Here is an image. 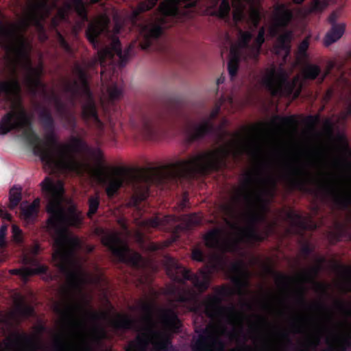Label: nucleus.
Instances as JSON below:
<instances>
[{
	"label": "nucleus",
	"instance_id": "f257e3e1",
	"mask_svg": "<svg viewBox=\"0 0 351 351\" xmlns=\"http://www.w3.org/2000/svg\"><path fill=\"white\" fill-rule=\"evenodd\" d=\"M64 150L57 158L53 151L45 146H38L36 154L41 156V162L48 169L81 173L85 162L77 155L90 153L96 162L94 174L99 183L106 186V193L109 198L114 197L120 189L125 187L133 194L131 204L138 207L149 195V186L156 184L165 186L178 184L181 180H191L199 176L208 173L217 167L221 158L230 154L235 156V141L228 147L191 155L186 159L150 169L147 172L134 173L125 167H110L106 165L104 154L100 148L91 149L80 137L72 136L70 143L63 146Z\"/></svg>",
	"mask_w": 351,
	"mask_h": 351
},
{
	"label": "nucleus",
	"instance_id": "f03ea898",
	"mask_svg": "<svg viewBox=\"0 0 351 351\" xmlns=\"http://www.w3.org/2000/svg\"><path fill=\"white\" fill-rule=\"evenodd\" d=\"M215 268L213 264H206L199 269L198 274H194L191 270L180 265L175 259L169 260L167 274L175 282L182 287H173L171 290L176 300L184 304H193L191 311L196 314H204L211 320L217 321L222 333L227 331L223 322L225 320L228 324H234L238 313L234 306L226 307L221 305L223 298L232 294V291L227 287H222L217 291L214 295H208L202 302L196 298L195 292L192 287H186V281L192 282L193 286L199 293L206 291L210 282L211 274Z\"/></svg>",
	"mask_w": 351,
	"mask_h": 351
},
{
	"label": "nucleus",
	"instance_id": "7ed1b4c3",
	"mask_svg": "<svg viewBox=\"0 0 351 351\" xmlns=\"http://www.w3.org/2000/svg\"><path fill=\"white\" fill-rule=\"evenodd\" d=\"M54 244L57 249L53 252L52 258L60 270L66 275L68 287L64 290L66 298V304L62 313L68 317L71 324L75 328H80L83 323L76 319L78 314H84L88 316L93 321H98L106 316L104 313H99L86 308L88 304H83L75 298V293L80 292L82 286L84 283L82 274L77 271H72L69 269V263L71 258L80 247V241L76 237L68 236L63 230L58 232Z\"/></svg>",
	"mask_w": 351,
	"mask_h": 351
},
{
	"label": "nucleus",
	"instance_id": "20e7f679",
	"mask_svg": "<svg viewBox=\"0 0 351 351\" xmlns=\"http://www.w3.org/2000/svg\"><path fill=\"white\" fill-rule=\"evenodd\" d=\"M258 181L263 187L254 192L246 193L243 198L248 205V210L245 215L247 226L241 228L242 237L249 242H263L275 231L276 223H267V213L270 200L273 198L277 186L276 178L267 176L259 178Z\"/></svg>",
	"mask_w": 351,
	"mask_h": 351
},
{
	"label": "nucleus",
	"instance_id": "39448f33",
	"mask_svg": "<svg viewBox=\"0 0 351 351\" xmlns=\"http://www.w3.org/2000/svg\"><path fill=\"white\" fill-rule=\"evenodd\" d=\"M185 4V10H182L176 3L163 1L160 3L157 11L159 16H156L154 21L147 23L138 22L141 21V14L154 8L158 0H145L140 2L136 8L133 10L131 15V20L134 25H138L139 34L141 38L140 47L142 49H148L152 45L153 41L158 39L163 33L165 28L170 27L169 21L172 23L181 21L191 16V12L196 6L198 0H182Z\"/></svg>",
	"mask_w": 351,
	"mask_h": 351
},
{
	"label": "nucleus",
	"instance_id": "423d86ee",
	"mask_svg": "<svg viewBox=\"0 0 351 351\" xmlns=\"http://www.w3.org/2000/svg\"><path fill=\"white\" fill-rule=\"evenodd\" d=\"M40 185L43 193L48 199L47 212L50 215L47 221L48 225L53 228L60 224L73 227L80 226L82 219L76 210L73 208L70 209L68 213H65L59 201L60 197L64 193L62 183H55L52 178L47 176Z\"/></svg>",
	"mask_w": 351,
	"mask_h": 351
},
{
	"label": "nucleus",
	"instance_id": "0eeeda50",
	"mask_svg": "<svg viewBox=\"0 0 351 351\" xmlns=\"http://www.w3.org/2000/svg\"><path fill=\"white\" fill-rule=\"evenodd\" d=\"M287 71L282 67L271 68L263 80V84L272 96H285L296 99L302 91V84L298 77L288 80Z\"/></svg>",
	"mask_w": 351,
	"mask_h": 351
},
{
	"label": "nucleus",
	"instance_id": "6e6552de",
	"mask_svg": "<svg viewBox=\"0 0 351 351\" xmlns=\"http://www.w3.org/2000/svg\"><path fill=\"white\" fill-rule=\"evenodd\" d=\"M111 326L116 330H134L140 332L134 340L131 341L128 344V348L136 351H147V348L151 342V336L156 335L154 326H145L142 331L137 324V321L128 315L117 314V318L110 322Z\"/></svg>",
	"mask_w": 351,
	"mask_h": 351
},
{
	"label": "nucleus",
	"instance_id": "1a4fd4ad",
	"mask_svg": "<svg viewBox=\"0 0 351 351\" xmlns=\"http://www.w3.org/2000/svg\"><path fill=\"white\" fill-rule=\"evenodd\" d=\"M134 47V44H130L127 49L123 51L119 39L114 36L109 47H105L97 52V57L89 64L90 66L99 64L101 67V76L102 80H106L104 67L106 64H113L114 58L117 56L119 58V66L123 67L128 62L131 53Z\"/></svg>",
	"mask_w": 351,
	"mask_h": 351
},
{
	"label": "nucleus",
	"instance_id": "9d476101",
	"mask_svg": "<svg viewBox=\"0 0 351 351\" xmlns=\"http://www.w3.org/2000/svg\"><path fill=\"white\" fill-rule=\"evenodd\" d=\"M102 244L111 252L119 263H126L138 267L142 260L138 252H132L129 246L116 232L106 233L101 238Z\"/></svg>",
	"mask_w": 351,
	"mask_h": 351
},
{
	"label": "nucleus",
	"instance_id": "9b49d317",
	"mask_svg": "<svg viewBox=\"0 0 351 351\" xmlns=\"http://www.w3.org/2000/svg\"><path fill=\"white\" fill-rule=\"evenodd\" d=\"M223 101L215 104L211 110L208 118L204 119L200 123H189L184 127V134L189 143L203 139L206 136L212 134L215 132L213 121L219 115Z\"/></svg>",
	"mask_w": 351,
	"mask_h": 351
},
{
	"label": "nucleus",
	"instance_id": "f8f14e48",
	"mask_svg": "<svg viewBox=\"0 0 351 351\" xmlns=\"http://www.w3.org/2000/svg\"><path fill=\"white\" fill-rule=\"evenodd\" d=\"M32 121L24 107L19 104L18 111L11 110L5 113L0 120V134L5 135L12 130L31 128Z\"/></svg>",
	"mask_w": 351,
	"mask_h": 351
},
{
	"label": "nucleus",
	"instance_id": "ddd939ff",
	"mask_svg": "<svg viewBox=\"0 0 351 351\" xmlns=\"http://www.w3.org/2000/svg\"><path fill=\"white\" fill-rule=\"evenodd\" d=\"M38 118L45 132V138L47 140V143L39 142L36 143L34 147V154L36 156H39L40 159L41 160V156L38 154H36L35 150L38 146H45L51 149L53 151L56 156L58 158L60 155V153L62 152V150H64L63 146L65 144L60 145V149L58 152L55 151L53 146L58 145V138L56 134L55 120L51 114V111L46 108H43L38 113Z\"/></svg>",
	"mask_w": 351,
	"mask_h": 351
},
{
	"label": "nucleus",
	"instance_id": "4468645a",
	"mask_svg": "<svg viewBox=\"0 0 351 351\" xmlns=\"http://www.w3.org/2000/svg\"><path fill=\"white\" fill-rule=\"evenodd\" d=\"M319 187L326 195L332 198L333 203L339 208L346 210L351 206V189L340 186L334 178L322 181Z\"/></svg>",
	"mask_w": 351,
	"mask_h": 351
},
{
	"label": "nucleus",
	"instance_id": "2eb2a0df",
	"mask_svg": "<svg viewBox=\"0 0 351 351\" xmlns=\"http://www.w3.org/2000/svg\"><path fill=\"white\" fill-rule=\"evenodd\" d=\"M166 118L156 112L143 113L140 116L136 128L146 138H153L164 132L163 125Z\"/></svg>",
	"mask_w": 351,
	"mask_h": 351
},
{
	"label": "nucleus",
	"instance_id": "dca6fc26",
	"mask_svg": "<svg viewBox=\"0 0 351 351\" xmlns=\"http://www.w3.org/2000/svg\"><path fill=\"white\" fill-rule=\"evenodd\" d=\"M284 170L280 178L292 190L303 191L307 179L311 176V172L303 165L291 163H286Z\"/></svg>",
	"mask_w": 351,
	"mask_h": 351
},
{
	"label": "nucleus",
	"instance_id": "f3484780",
	"mask_svg": "<svg viewBox=\"0 0 351 351\" xmlns=\"http://www.w3.org/2000/svg\"><path fill=\"white\" fill-rule=\"evenodd\" d=\"M34 1V3H32L29 8L27 19L24 23L26 27H27L30 23L35 25L40 32V39L44 41L47 39V36L45 34V27L41 20H44L49 16L51 8L49 5L48 0Z\"/></svg>",
	"mask_w": 351,
	"mask_h": 351
},
{
	"label": "nucleus",
	"instance_id": "a211bd4d",
	"mask_svg": "<svg viewBox=\"0 0 351 351\" xmlns=\"http://www.w3.org/2000/svg\"><path fill=\"white\" fill-rule=\"evenodd\" d=\"M82 117L87 126L94 132L97 141H101L105 134V124L99 119L96 104L91 98L82 105Z\"/></svg>",
	"mask_w": 351,
	"mask_h": 351
},
{
	"label": "nucleus",
	"instance_id": "6ab92c4d",
	"mask_svg": "<svg viewBox=\"0 0 351 351\" xmlns=\"http://www.w3.org/2000/svg\"><path fill=\"white\" fill-rule=\"evenodd\" d=\"M239 47L232 45L230 49L229 60L228 62V71L231 80L237 76L241 61V48H247L253 37L252 32L239 29Z\"/></svg>",
	"mask_w": 351,
	"mask_h": 351
},
{
	"label": "nucleus",
	"instance_id": "aec40b11",
	"mask_svg": "<svg viewBox=\"0 0 351 351\" xmlns=\"http://www.w3.org/2000/svg\"><path fill=\"white\" fill-rule=\"evenodd\" d=\"M110 21L108 16H101L88 24L86 30V36L95 49L99 48L100 45L99 36L110 34Z\"/></svg>",
	"mask_w": 351,
	"mask_h": 351
},
{
	"label": "nucleus",
	"instance_id": "412c9836",
	"mask_svg": "<svg viewBox=\"0 0 351 351\" xmlns=\"http://www.w3.org/2000/svg\"><path fill=\"white\" fill-rule=\"evenodd\" d=\"M222 230L215 228L209 230L204 237L206 246L210 250L223 253L234 252L237 247L236 241L223 242L221 239Z\"/></svg>",
	"mask_w": 351,
	"mask_h": 351
},
{
	"label": "nucleus",
	"instance_id": "4be33fe9",
	"mask_svg": "<svg viewBox=\"0 0 351 351\" xmlns=\"http://www.w3.org/2000/svg\"><path fill=\"white\" fill-rule=\"evenodd\" d=\"M213 348H217L223 350L225 344L218 337H214L209 327L203 329L198 335L197 338L193 341L191 349L193 351H212Z\"/></svg>",
	"mask_w": 351,
	"mask_h": 351
},
{
	"label": "nucleus",
	"instance_id": "5701e85b",
	"mask_svg": "<svg viewBox=\"0 0 351 351\" xmlns=\"http://www.w3.org/2000/svg\"><path fill=\"white\" fill-rule=\"evenodd\" d=\"M161 323L165 330L171 333H178L182 326L177 312L173 308H166L162 311L160 315Z\"/></svg>",
	"mask_w": 351,
	"mask_h": 351
},
{
	"label": "nucleus",
	"instance_id": "b1692460",
	"mask_svg": "<svg viewBox=\"0 0 351 351\" xmlns=\"http://www.w3.org/2000/svg\"><path fill=\"white\" fill-rule=\"evenodd\" d=\"M23 345L30 350H34L38 348V342L35 337L29 335L25 332H16L14 339H9L5 346L8 349H11L14 346Z\"/></svg>",
	"mask_w": 351,
	"mask_h": 351
},
{
	"label": "nucleus",
	"instance_id": "393cba45",
	"mask_svg": "<svg viewBox=\"0 0 351 351\" xmlns=\"http://www.w3.org/2000/svg\"><path fill=\"white\" fill-rule=\"evenodd\" d=\"M326 262V258L323 256H319L317 258V264L312 266L308 271H305L302 275L300 276V279L302 281H312L315 283L316 287L318 289L326 293V287L321 282L315 281V278L318 276L323 267V264Z\"/></svg>",
	"mask_w": 351,
	"mask_h": 351
},
{
	"label": "nucleus",
	"instance_id": "a878e982",
	"mask_svg": "<svg viewBox=\"0 0 351 351\" xmlns=\"http://www.w3.org/2000/svg\"><path fill=\"white\" fill-rule=\"evenodd\" d=\"M293 19V12L285 4L278 5L275 8V20L278 27L285 28Z\"/></svg>",
	"mask_w": 351,
	"mask_h": 351
},
{
	"label": "nucleus",
	"instance_id": "bb28decb",
	"mask_svg": "<svg viewBox=\"0 0 351 351\" xmlns=\"http://www.w3.org/2000/svg\"><path fill=\"white\" fill-rule=\"evenodd\" d=\"M48 271V267L45 265H38L35 268L23 267L14 269L11 271L12 274L18 275L24 279L36 274H45Z\"/></svg>",
	"mask_w": 351,
	"mask_h": 351
},
{
	"label": "nucleus",
	"instance_id": "cd10ccee",
	"mask_svg": "<svg viewBox=\"0 0 351 351\" xmlns=\"http://www.w3.org/2000/svg\"><path fill=\"white\" fill-rule=\"evenodd\" d=\"M250 3L249 20L254 29L258 27L262 19L261 5L256 3L254 0H247Z\"/></svg>",
	"mask_w": 351,
	"mask_h": 351
},
{
	"label": "nucleus",
	"instance_id": "c85d7f7f",
	"mask_svg": "<svg viewBox=\"0 0 351 351\" xmlns=\"http://www.w3.org/2000/svg\"><path fill=\"white\" fill-rule=\"evenodd\" d=\"M345 26L343 24L332 25L331 29L326 34L324 38V45L328 47L335 43L343 36Z\"/></svg>",
	"mask_w": 351,
	"mask_h": 351
},
{
	"label": "nucleus",
	"instance_id": "c756f323",
	"mask_svg": "<svg viewBox=\"0 0 351 351\" xmlns=\"http://www.w3.org/2000/svg\"><path fill=\"white\" fill-rule=\"evenodd\" d=\"M79 18L83 22L88 21V5L83 0H69Z\"/></svg>",
	"mask_w": 351,
	"mask_h": 351
},
{
	"label": "nucleus",
	"instance_id": "7c9ffc66",
	"mask_svg": "<svg viewBox=\"0 0 351 351\" xmlns=\"http://www.w3.org/2000/svg\"><path fill=\"white\" fill-rule=\"evenodd\" d=\"M73 72L77 75L84 92L90 97L91 93L90 91L87 80V73L85 69L83 68L80 64L76 63L73 68Z\"/></svg>",
	"mask_w": 351,
	"mask_h": 351
},
{
	"label": "nucleus",
	"instance_id": "2f4dec72",
	"mask_svg": "<svg viewBox=\"0 0 351 351\" xmlns=\"http://www.w3.org/2000/svg\"><path fill=\"white\" fill-rule=\"evenodd\" d=\"M302 74L304 80H315L322 74V69L317 64L307 63L304 65Z\"/></svg>",
	"mask_w": 351,
	"mask_h": 351
},
{
	"label": "nucleus",
	"instance_id": "473e14b6",
	"mask_svg": "<svg viewBox=\"0 0 351 351\" xmlns=\"http://www.w3.org/2000/svg\"><path fill=\"white\" fill-rule=\"evenodd\" d=\"M233 7L232 19L234 23L237 25L245 19L246 7L242 0H234Z\"/></svg>",
	"mask_w": 351,
	"mask_h": 351
},
{
	"label": "nucleus",
	"instance_id": "72a5a7b5",
	"mask_svg": "<svg viewBox=\"0 0 351 351\" xmlns=\"http://www.w3.org/2000/svg\"><path fill=\"white\" fill-rule=\"evenodd\" d=\"M173 220L172 216L166 215L162 217L155 216L144 221L145 226L151 228L165 227Z\"/></svg>",
	"mask_w": 351,
	"mask_h": 351
},
{
	"label": "nucleus",
	"instance_id": "f704fd0d",
	"mask_svg": "<svg viewBox=\"0 0 351 351\" xmlns=\"http://www.w3.org/2000/svg\"><path fill=\"white\" fill-rule=\"evenodd\" d=\"M292 32L291 31H286L281 35H280L277 38V47L279 49L285 51L287 54L290 52L291 45L290 43L292 39Z\"/></svg>",
	"mask_w": 351,
	"mask_h": 351
},
{
	"label": "nucleus",
	"instance_id": "c9c22d12",
	"mask_svg": "<svg viewBox=\"0 0 351 351\" xmlns=\"http://www.w3.org/2000/svg\"><path fill=\"white\" fill-rule=\"evenodd\" d=\"M21 217L28 223H33L36 221L38 210H36L34 205L21 206Z\"/></svg>",
	"mask_w": 351,
	"mask_h": 351
},
{
	"label": "nucleus",
	"instance_id": "e433bc0d",
	"mask_svg": "<svg viewBox=\"0 0 351 351\" xmlns=\"http://www.w3.org/2000/svg\"><path fill=\"white\" fill-rule=\"evenodd\" d=\"M230 5L228 0H221L219 8L213 12V15L228 22L230 19Z\"/></svg>",
	"mask_w": 351,
	"mask_h": 351
},
{
	"label": "nucleus",
	"instance_id": "4c0bfd02",
	"mask_svg": "<svg viewBox=\"0 0 351 351\" xmlns=\"http://www.w3.org/2000/svg\"><path fill=\"white\" fill-rule=\"evenodd\" d=\"M60 117L62 121L63 128L72 133H75L77 127L75 115L71 112H68Z\"/></svg>",
	"mask_w": 351,
	"mask_h": 351
},
{
	"label": "nucleus",
	"instance_id": "58836bf2",
	"mask_svg": "<svg viewBox=\"0 0 351 351\" xmlns=\"http://www.w3.org/2000/svg\"><path fill=\"white\" fill-rule=\"evenodd\" d=\"M140 307L141 310L145 313L143 320L145 323L146 326H154L153 304L148 302H142Z\"/></svg>",
	"mask_w": 351,
	"mask_h": 351
},
{
	"label": "nucleus",
	"instance_id": "ea45409f",
	"mask_svg": "<svg viewBox=\"0 0 351 351\" xmlns=\"http://www.w3.org/2000/svg\"><path fill=\"white\" fill-rule=\"evenodd\" d=\"M22 199L21 188L13 186L9 193V208L10 209L15 208Z\"/></svg>",
	"mask_w": 351,
	"mask_h": 351
},
{
	"label": "nucleus",
	"instance_id": "a19ab883",
	"mask_svg": "<svg viewBox=\"0 0 351 351\" xmlns=\"http://www.w3.org/2000/svg\"><path fill=\"white\" fill-rule=\"evenodd\" d=\"M110 80L112 83L108 86L107 92L108 93L110 101L113 103L115 100L119 99L121 97L123 89L117 83L114 82L112 78Z\"/></svg>",
	"mask_w": 351,
	"mask_h": 351
},
{
	"label": "nucleus",
	"instance_id": "79ce46f5",
	"mask_svg": "<svg viewBox=\"0 0 351 351\" xmlns=\"http://www.w3.org/2000/svg\"><path fill=\"white\" fill-rule=\"evenodd\" d=\"M100 205V197L98 193L95 195H91L88 199V210L87 217L92 218L97 212Z\"/></svg>",
	"mask_w": 351,
	"mask_h": 351
},
{
	"label": "nucleus",
	"instance_id": "37998d69",
	"mask_svg": "<svg viewBox=\"0 0 351 351\" xmlns=\"http://www.w3.org/2000/svg\"><path fill=\"white\" fill-rule=\"evenodd\" d=\"M156 351H176L169 337H162L159 341L154 343Z\"/></svg>",
	"mask_w": 351,
	"mask_h": 351
},
{
	"label": "nucleus",
	"instance_id": "c03bdc74",
	"mask_svg": "<svg viewBox=\"0 0 351 351\" xmlns=\"http://www.w3.org/2000/svg\"><path fill=\"white\" fill-rule=\"evenodd\" d=\"M335 267L338 272L341 274L348 280V284L346 288V292H350L351 291V267L336 263Z\"/></svg>",
	"mask_w": 351,
	"mask_h": 351
},
{
	"label": "nucleus",
	"instance_id": "a18cd8bd",
	"mask_svg": "<svg viewBox=\"0 0 351 351\" xmlns=\"http://www.w3.org/2000/svg\"><path fill=\"white\" fill-rule=\"evenodd\" d=\"M274 120L278 121L280 125L295 129L298 127V121L294 115L280 117L276 115Z\"/></svg>",
	"mask_w": 351,
	"mask_h": 351
},
{
	"label": "nucleus",
	"instance_id": "49530a36",
	"mask_svg": "<svg viewBox=\"0 0 351 351\" xmlns=\"http://www.w3.org/2000/svg\"><path fill=\"white\" fill-rule=\"evenodd\" d=\"M287 219L291 221L293 226L298 228H304L305 224L302 221V215L294 210L287 211L285 214Z\"/></svg>",
	"mask_w": 351,
	"mask_h": 351
},
{
	"label": "nucleus",
	"instance_id": "de8ad7c7",
	"mask_svg": "<svg viewBox=\"0 0 351 351\" xmlns=\"http://www.w3.org/2000/svg\"><path fill=\"white\" fill-rule=\"evenodd\" d=\"M64 91L69 93L75 99L79 95L80 91V85L77 80L66 82L64 84Z\"/></svg>",
	"mask_w": 351,
	"mask_h": 351
},
{
	"label": "nucleus",
	"instance_id": "09e8293b",
	"mask_svg": "<svg viewBox=\"0 0 351 351\" xmlns=\"http://www.w3.org/2000/svg\"><path fill=\"white\" fill-rule=\"evenodd\" d=\"M41 250L40 246L38 243H34L30 248V253L33 257H26L24 261L27 264H31L38 267L40 265L36 258V256L40 253Z\"/></svg>",
	"mask_w": 351,
	"mask_h": 351
},
{
	"label": "nucleus",
	"instance_id": "8fccbe9b",
	"mask_svg": "<svg viewBox=\"0 0 351 351\" xmlns=\"http://www.w3.org/2000/svg\"><path fill=\"white\" fill-rule=\"evenodd\" d=\"M340 344L338 348L330 347L328 351H351V335L343 337L339 339Z\"/></svg>",
	"mask_w": 351,
	"mask_h": 351
},
{
	"label": "nucleus",
	"instance_id": "3c124183",
	"mask_svg": "<svg viewBox=\"0 0 351 351\" xmlns=\"http://www.w3.org/2000/svg\"><path fill=\"white\" fill-rule=\"evenodd\" d=\"M186 229H191L193 227L199 225L202 223L201 217L196 213H192L184 217Z\"/></svg>",
	"mask_w": 351,
	"mask_h": 351
},
{
	"label": "nucleus",
	"instance_id": "603ef678",
	"mask_svg": "<svg viewBox=\"0 0 351 351\" xmlns=\"http://www.w3.org/2000/svg\"><path fill=\"white\" fill-rule=\"evenodd\" d=\"M265 28L264 26H262L258 32V35L254 41V47L256 51L257 54L260 53L262 45L265 43Z\"/></svg>",
	"mask_w": 351,
	"mask_h": 351
},
{
	"label": "nucleus",
	"instance_id": "864d4df0",
	"mask_svg": "<svg viewBox=\"0 0 351 351\" xmlns=\"http://www.w3.org/2000/svg\"><path fill=\"white\" fill-rule=\"evenodd\" d=\"M276 275V282L278 285L282 286L285 288H288L291 283L293 281V278L291 277L280 273V272H274Z\"/></svg>",
	"mask_w": 351,
	"mask_h": 351
},
{
	"label": "nucleus",
	"instance_id": "5fc2aeb1",
	"mask_svg": "<svg viewBox=\"0 0 351 351\" xmlns=\"http://www.w3.org/2000/svg\"><path fill=\"white\" fill-rule=\"evenodd\" d=\"M346 233V226L344 223L335 221L334 224L333 235L337 241H341Z\"/></svg>",
	"mask_w": 351,
	"mask_h": 351
},
{
	"label": "nucleus",
	"instance_id": "6e6d98bb",
	"mask_svg": "<svg viewBox=\"0 0 351 351\" xmlns=\"http://www.w3.org/2000/svg\"><path fill=\"white\" fill-rule=\"evenodd\" d=\"M56 39L60 47L67 53L72 54L73 49L69 43L66 41L63 35L56 30Z\"/></svg>",
	"mask_w": 351,
	"mask_h": 351
},
{
	"label": "nucleus",
	"instance_id": "4d7b16f0",
	"mask_svg": "<svg viewBox=\"0 0 351 351\" xmlns=\"http://www.w3.org/2000/svg\"><path fill=\"white\" fill-rule=\"evenodd\" d=\"M16 310L19 314L24 317H30L34 313V308L31 306L22 303L17 305Z\"/></svg>",
	"mask_w": 351,
	"mask_h": 351
},
{
	"label": "nucleus",
	"instance_id": "13d9d810",
	"mask_svg": "<svg viewBox=\"0 0 351 351\" xmlns=\"http://www.w3.org/2000/svg\"><path fill=\"white\" fill-rule=\"evenodd\" d=\"M53 100L54 101V104H55L56 110L60 117L64 115V113H66L69 112L66 108L65 104L62 102V101L60 99V97H58L56 95H53Z\"/></svg>",
	"mask_w": 351,
	"mask_h": 351
},
{
	"label": "nucleus",
	"instance_id": "bf43d9fd",
	"mask_svg": "<svg viewBox=\"0 0 351 351\" xmlns=\"http://www.w3.org/2000/svg\"><path fill=\"white\" fill-rule=\"evenodd\" d=\"M71 9V4L65 3L64 7L58 8L56 16L58 17V19L62 21H66L68 18V12Z\"/></svg>",
	"mask_w": 351,
	"mask_h": 351
},
{
	"label": "nucleus",
	"instance_id": "052dcab7",
	"mask_svg": "<svg viewBox=\"0 0 351 351\" xmlns=\"http://www.w3.org/2000/svg\"><path fill=\"white\" fill-rule=\"evenodd\" d=\"M191 257L193 261L198 262H204L206 260V255L204 252L199 248H194L192 250Z\"/></svg>",
	"mask_w": 351,
	"mask_h": 351
},
{
	"label": "nucleus",
	"instance_id": "680f3d73",
	"mask_svg": "<svg viewBox=\"0 0 351 351\" xmlns=\"http://www.w3.org/2000/svg\"><path fill=\"white\" fill-rule=\"evenodd\" d=\"M335 306L338 311L343 313L347 315H351V308L344 302L337 301L335 304Z\"/></svg>",
	"mask_w": 351,
	"mask_h": 351
},
{
	"label": "nucleus",
	"instance_id": "e2e57ef3",
	"mask_svg": "<svg viewBox=\"0 0 351 351\" xmlns=\"http://www.w3.org/2000/svg\"><path fill=\"white\" fill-rule=\"evenodd\" d=\"M309 47V40L308 38H304L298 46V53L302 57L307 56V50Z\"/></svg>",
	"mask_w": 351,
	"mask_h": 351
},
{
	"label": "nucleus",
	"instance_id": "0e129e2a",
	"mask_svg": "<svg viewBox=\"0 0 351 351\" xmlns=\"http://www.w3.org/2000/svg\"><path fill=\"white\" fill-rule=\"evenodd\" d=\"M12 232L13 234V238L14 241H16L18 243H22L23 237L21 230L16 226H12Z\"/></svg>",
	"mask_w": 351,
	"mask_h": 351
},
{
	"label": "nucleus",
	"instance_id": "69168bd1",
	"mask_svg": "<svg viewBox=\"0 0 351 351\" xmlns=\"http://www.w3.org/2000/svg\"><path fill=\"white\" fill-rule=\"evenodd\" d=\"M55 348L58 350L66 351L72 349L73 346L59 339L56 342Z\"/></svg>",
	"mask_w": 351,
	"mask_h": 351
},
{
	"label": "nucleus",
	"instance_id": "338daca9",
	"mask_svg": "<svg viewBox=\"0 0 351 351\" xmlns=\"http://www.w3.org/2000/svg\"><path fill=\"white\" fill-rule=\"evenodd\" d=\"M313 10L314 11L322 12L327 6V3L324 0H313Z\"/></svg>",
	"mask_w": 351,
	"mask_h": 351
},
{
	"label": "nucleus",
	"instance_id": "774afa93",
	"mask_svg": "<svg viewBox=\"0 0 351 351\" xmlns=\"http://www.w3.org/2000/svg\"><path fill=\"white\" fill-rule=\"evenodd\" d=\"M313 247H312L308 243H305L302 246L300 253L305 258H307L313 253Z\"/></svg>",
	"mask_w": 351,
	"mask_h": 351
}]
</instances>
